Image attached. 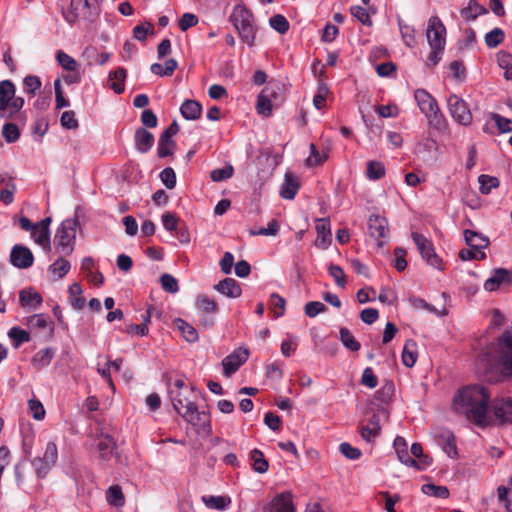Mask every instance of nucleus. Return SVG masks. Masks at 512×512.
<instances>
[{
	"mask_svg": "<svg viewBox=\"0 0 512 512\" xmlns=\"http://www.w3.org/2000/svg\"><path fill=\"white\" fill-rule=\"evenodd\" d=\"M179 125L174 120L160 135L158 140L157 155L159 158H165L174 153L177 145L172 139L179 132Z\"/></svg>",
	"mask_w": 512,
	"mask_h": 512,
	"instance_id": "nucleus-8",
	"label": "nucleus"
},
{
	"mask_svg": "<svg viewBox=\"0 0 512 512\" xmlns=\"http://www.w3.org/2000/svg\"><path fill=\"white\" fill-rule=\"evenodd\" d=\"M249 350L239 347L222 360L223 373L230 377L248 360Z\"/></svg>",
	"mask_w": 512,
	"mask_h": 512,
	"instance_id": "nucleus-9",
	"label": "nucleus"
},
{
	"mask_svg": "<svg viewBox=\"0 0 512 512\" xmlns=\"http://www.w3.org/2000/svg\"><path fill=\"white\" fill-rule=\"evenodd\" d=\"M197 306L204 312V313H215L218 310V305L215 302V300L209 298L205 295H200L197 298Z\"/></svg>",
	"mask_w": 512,
	"mask_h": 512,
	"instance_id": "nucleus-57",
	"label": "nucleus"
},
{
	"mask_svg": "<svg viewBox=\"0 0 512 512\" xmlns=\"http://www.w3.org/2000/svg\"><path fill=\"white\" fill-rule=\"evenodd\" d=\"M269 512H295L291 494L282 493L277 495L272 501L271 509Z\"/></svg>",
	"mask_w": 512,
	"mask_h": 512,
	"instance_id": "nucleus-28",
	"label": "nucleus"
},
{
	"mask_svg": "<svg viewBox=\"0 0 512 512\" xmlns=\"http://www.w3.org/2000/svg\"><path fill=\"white\" fill-rule=\"evenodd\" d=\"M399 28L405 45L413 47L416 43L414 28L410 25L403 24L401 21H399Z\"/></svg>",
	"mask_w": 512,
	"mask_h": 512,
	"instance_id": "nucleus-56",
	"label": "nucleus"
},
{
	"mask_svg": "<svg viewBox=\"0 0 512 512\" xmlns=\"http://www.w3.org/2000/svg\"><path fill=\"white\" fill-rule=\"evenodd\" d=\"M60 122L62 127L69 130H74L79 127L78 120L75 117V112L72 110L63 112L60 118Z\"/></svg>",
	"mask_w": 512,
	"mask_h": 512,
	"instance_id": "nucleus-62",
	"label": "nucleus"
},
{
	"mask_svg": "<svg viewBox=\"0 0 512 512\" xmlns=\"http://www.w3.org/2000/svg\"><path fill=\"white\" fill-rule=\"evenodd\" d=\"M315 228L317 232L315 245L322 249L328 248L332 240L329 220L318 219L316 221Z\"/></svg>",
	"mask_w": 512,
	"mask_h": 512,
	"instance_id": "nucleus-19",
	"label": "nucleus"
},
{
	"mask_svg": "<svg viewBox=\"0 0 512 512\" xmlns=\"http://www.w3.org/2000/svg\"><path fill=\"white\" fill-rule=\"evenodd\" d=\"M463 234L466 244L472 249L484 250L490 244L489 238L479 232L466 229Z\"/></svg>",
	"mask_w": 512,
	"mask_h": 512,
	"instance_id": "nucleus-21",
	"label": "nucleus"
},
{
	"mask_svg": "<svg viewBox=\"0 0 512 512\" xmlns=\"http://www.w3.org/2000/svg\"><path fill=\"white\" fill-rule=\"evenodd\" d=\"M174 323L187 342L194 343L198 340V332L191 324L181 318H176Z\"/></svg>",
	"mask_w": 512,
	"mask_h": 512,
	"instance_id": "nucleus-32",
	"label": "nucleus"
},
{
	"mask_svg": "<svg viewBox=\"0 0 512 512\" xmlns=\"http://www.w3.org/2000/svg\"><path fill=\"white\" fill-rule=\"evenodd\" d=\"M127 76L126 69L119 67L109 73V87L117 94L125 90L124 82Z\"/></svg>",
	"mask_w": 512,
	"mask_h": 512,
	"instance_id": "nucleus-27",
	"label": "nucleus"
},
{
	"mask_svg": "<svg viewBox=\"0 0 512 512\" xmlns=\"http://www.w3.org/2000/svg\"><path fill=\"white\" fill-rule=\"evenodd\" d=\"M16 93L15 85L10 80L0 81V118L6 117L10 101Z\"/></svg>",
	"mask_w": 512,
	"mask_h": 512,
	"instance_id": "nucleus-16",
	"label": "nucleus"
},
{
	"mask_svg": "<svg viewBox=\"0 0 512 512\" xmlns=\"http://www.w3.org/2000/svg\"><path fill=\"white\" fill-rule=\"evenodd\" d=\"M446 28L438 16H432L428 21L426 36L431 48L427 66H436L441 58L446 44Z\"/></svg>",
	"mask_w": 512,
	"mask_h": 512,
	"instance_id": "nucleus-3",
	"label": "nucleus"
},
{
	"mask_svg": "<svg viewBox=\"0 0 512 512\" xmlns=\"http://www.w3.org/2000/svg\"><path fill=\"white\" fill-rule=\"evenodd\" d=\"M340 341L349 350L356 352L361 348L360 343L354 338L350 330L346 327H341L339 330Z\"/></svg>",
	"mask_w": 512,
	"mask_h": 512,
	"instance_id": "nucleus-37",
	"label": "nucleus"
},
{
	"mask_svg": "<svg viewBox=\"0 0 512 512\" xmlns=\"http://www.w3.org/2000/svg\"><path fill=\"white\" fill-rule=\"evenodd\" d=\"M56 59L59 65L69 72H75L78 69L76 60L61 50L57 52Z\"/></svg>",
	"mask_w": 512,
	"mask_h": 512,
	"instance_id": "nucleus-48",
	"label": "nucleus"
},
{
	"mask_svg": "<svg viewBox=\"0 0 512 512\" xmlns=\"http://www.w3.org/2000/svg\"><path fill=\"white\" fill-rule=\"evenodd\" d=\"M300 188V182L296 176L286 173L282 184L280 195L282 198L292 200L295 198Z\"/></svg>",
	"mask_w": 512,
	"mask_h": 512,
	"instance_id": "nucleus-23",
	"label": "nucleus"
},
{
	"mask_svg": "<svg viewBox=\"0 0 512 512\" xmlns=\"http://www.w3.org/2000/svg\"><path fill=\"white\" fill-rule=\"evenodd\" d=\"M412 239L416 244L419 253L422 258L426 260V262L434 268L442 269L441 264L442 260L435 253L433 244L430 240H428L424 235L413 232Z\"/></svg>",
	"mask_w": 512,
	"mask_h": 512,
	"instance_id": "nucleus-7",
	"label": "nucleus"
},
{
	"mask_svg": "<svg viewBox=\"0 0 512 512\" xmlns=\"http://www.w3.org/2000/svg\"><path fill=\"white\" fill-rule=\"evenodd\" d=\"M491 410L501 425L512 424V398H496L491 402Z\"/></svg>",
	"mask_w": 512,
	"mask_h": 512,
	"instance_id": "nucleus-11",
	"label": "nucleus"
},
{
	"mask_svg": "<svg viewBox=\"0 0 512 512\" xmlns=\"http://www.w3.org/2000/svg\"><path fill=\"white\" fill-rule=\"evenodd\" d=\"M115 446L116 444L114 439L109 435L104 436L97 444L100 455L104 460H108L110 458Z\"/></svg>",
	"mask_w": 512,
	"mask_h": 512,
	"instance_id": "nucleus-40",
	"label": "nucleus"
},
{
	"mask_svg": "<svg viewBox=\"0 0 512 512\" xmlns=\"http://www.w3.org/2000/svg\"><path fill=\"white\" fill-rule=\"evenodd\" d=\"M504 31L501 28H494L485 35V44L489 48H495L504 41Z\"/></svg>",
	"mask_w": 512,
	"mask_h": 512,
	"instance_id": "nucleus-50",
	"label": "nucleus"
},
{
	"mask_svg": "<svg viewBox=\"0 0 512 512\" xmlns=\"http://www.w3.org/2000/svg\"><path fill=\"white\" fill-rule=\"evenodd\" d=\"M490 394L480 384L469 385L458 391L453 400V407L457 413L463 414L468 420L479 427L487 425Z\"/></svg>",
	"mask_w": 512,
	"mask_h": 512,
	"instance_id": "nucleus-1",
	"label": "nucleus"
},
{
	"mask_svg": "<svg viewBox=\"0 0 512 512\" xmlns=\"http://www.w3.org/2000/svg\"><path fill=\"white\" fill-rule=\"evenodd\" d=\"M448 108L452 118L463 126H468L472 122V113L468 104L456 94H451L448 98Z\"/></svg>",
	"mask_w": 512,
	"mask_h": 512,
	"instance_id": "nucleus-6",
	"label": "nucleus"
},
{
	"mask_svg": "<svg viewBox=\"0 0 512 512\" xmlns=\"http://www.w3.org/2000/svg\"><path fill=\"white\" fill-rule=\"evenodd\" d=\"M394 392L395 386L393 381L387 380L382 385V387L376 391L375 399L380 401L381 403L387 404L392 400Z\"/></svg>",
	"mask_w": 512,
	"mask_h": 512,
	"instance_id": "nucleus-35",
	"label": "nucleus"
},
{
	"mask_svg": "<svg viewBox=\"0 0 512 512\" xmlns=\"http://www.w3.org/2000/svg\"><path fill=\"white\" fill-rule=\"evenodd\" d=\"M180 113L186 120H197L201 117L202 106L196 100L187 99L182 103Z\"/></svg>",
	"mask_w": 512,
	"mask_h": 512,
	"instance_id": "nucleus-25",
	"label": "nucleus"
},
{
	"mask_svg": "<svg viewBox=\"0 0 512 512\" xmlns=\"http://www.w3.org/2000/svg\"><path fill=\"white\" fill-rule=\"evenodd\" d=\"M381 426L377 414L373 413L368 419V424L361 427L360 435L366 442H371L373 438L380 435Z\"/></svg>",
	"mask_w": 512,
	"mask_h": 512,
	"instance_id": "nucleus-24",
	"label": "nucleus"
},
{
	"mask_svg": "<svg viewBox=\"0 0 512 512\" xmlns=\"http://www.w3.org/2000/svg\"><path fill=\"white\" fill-rule=\"evenodd\" d=\"M499 362L506 375L512 376V334L505 331L498 340Z\"/></svg>",
	"mask_w": 512,
	"mask_h": 512,
	"instance_id": "nucleus-10",
	"label": "nucleus"
},
{
	"mask_svg": "<svg viewBox=\"0 0 512 512\" xmlns=\"http://www.w3.org/2000/svg\"><path fill=\"white\" fill-rule=\"evenodd\" d=\"M194 393V388H186L184 391L169 392L170 399L175 411L193 426L210 425L208 415L198 410V406L190 399V395Z\"/></svg>",
	"mask_w": 512,
	"mask_h": 512,
	"instance_id": "nucleus-2",
	"label": "nucleus"
},
{
	"mask_svg": "<svg viewBox=\"0 0 512 512\" xmlns=\"http://www.w3.org/2000/svg\"><path fill=\"white\" fill-rule=\"evenodd\" d=\"M267 97L274 103L275 107H278L285 98V86L283 83L277 80H272L263 89Z\"/></svg>",
	"mask_w": 512,
	"mask_h": 512,
	"instance_id": "nucleus-22",
	"label": "nucleus"
},
{
	"mask_svg": "<svg viewBox=\"0 0 512 512\" xmlns=\"http://www.w3.org/2000/svg\"><path fill=\"white\" fill-rule=\"evenodd\" d=\"M234 168L232 165H227L223 168L214 169L210 173V177L214 182L227 180L233 176Z\"/></svg>",
	"mask_w": 512,
	"mask_h": 512,
	"instance_id": "nucleus-55",
	"label": "nucleus"
},
{
	"mask_svg": "<svg viewBox=\"0 0 512 512\" xmlns=\"http://www.w3.org/2000/svg\"><path fill=\"white\" fill-rule=\"evenodd\" d=\"M160 282L164 291L174 294L179 291V285L177 279L168 273H164L160 277Z\"/></svg>",
	"mask_w": 512,
	"mask_h": 512,
	"instance_id": "nucleus-54",
	"label": "nucleus"
},
{
	"mask_svg": "<svg viewBox=\"0 0 512 512\" xmlns=\"http://www.w3.org/2000/svg\"><path fill=\"white\" fill-rule=\"evenodd\" d=\"M58 459V450L54 442H48L43 456L35 457L31 465L35 470L38 479H44L50 470L55 466Z\"/></svg>",
	"mask_w": 512,
	"mask_h": 512,
	"instance_id": "nucleus-5",
	"label": "nucleus"
},
{
	"mask_svg": "<svg viewBox=\"0 0 512 512\" xmlns=\"http://www.w3.org/2000/svg\"><path fill=\"white\" fill-rule=\"evenodd\" d=\"M257 30L258 28L255 25V22H253L247 26L239 28L237 31L241 40L245 42L249 47H252L255 44Z\"/></svg>",
	"mask_w": 512,
	"mask_h": 512,
	"instance_id": "nucleus-38",
	"label": "nucleus"
},
{
	"mask_svg": "<svg viewBox=\"0 0 512 512\" xmlns=\"http://www.w3.org/2000/svg\"><path fill=\"white\" fill-rule=\"evenodd\" d=\"M229 21L233 24L236 30L255 22L252 11L245 5H236L229 17Z\"/></svg>",
	"mask_w": 512,
	"mask_h": 512,
	"instance_id": "nucleus-14",
	"label": "nucleus"
},
{
	"mask_svg": "<svg viewBox=\"0 0 512 512\" xmlns=\"http://www.w3.org/2000/svg\"><path fill=\"white\" fill-rule=\"evenodd\" d=\"M418 357L417 344L414 340L408 339L402 351V363L408 368L415 365Z\"/></svg>",
	"mask_w": 512,
	"mask_h": 512,
	"instance_id": "nucleus-29",
	"label": "nucleus"
},
{
	"mask_svg": "<svg viewBox=\"0 0 512 512\" xmlns=\"http://www.w3.org/2000/svg\"><path fill=\"white\" fill-rule=\"evenodd\" d=\"M512 284V271L506 268H497L493 271L491 277H489L484 283V289L492 292L496 291L501 285Z\"/></svg>",
	"mask_w": 512,
	"mask_h": 512,
	"instance_id": "nucleus-13",
	"label": "nucleus"
},
{
	"mask_svg": "<svg viewBox=\"0 0 512 512\" xmlns=\"http://www.w3.org/2000/svg\"><path fill=\"white\" fill-rule=\"evenodd\" d=\"M271 28L280 34H286L290 28L288 20L281 14H276L269 19Z\"/></svg>",
	"mask_w": 512,
	"mask_h": 512,
	"instance_id": "nucleus-49",
	"label": "nucleus"
},
{
	"mask_svg": "<svg viewBox=\"0 0 512 512\" xmlns=\"http://www.w3.org/2000/svg\"><path fill=\"white\" fill-rule=\"evenodd\" d=\"M8 336L12 340L15 348H18L22 343L30 340V334L19 327H12L8 332Z\"/></svg>",
	"mask_w": 512,
	"mask_h": 512,
	"instance_id": "nucleus-46",
	"label": "nucleus"
},
{
	"mask_svg": "<svg viewBox=\"0 0 512 512\" xmlns=\"http://www.w3.org/2000/svg\"><path fill=\"white\" fill-rule=\"evenodd\" d=\"M101 12V8L97 6V4H88V7L81 13H79V18L83 20L88 25L94 24Z\"/></svg>",
	"mask_w": 512,
	"mask_h": 512,
	"instance_id": "nucleus-45",
	"label": "nucleus"
},
{
	"mask_svg": "<svg viewBox=\"0 0 512 512\" xmlns=\"http://www.w3.org/2000/svg\"><path fill=\"white\" fill-rule=\"evenodd\" d=\"M214 289L229 298H238L242 294L239 283L233 278H225L214 285Z\"/></svg>",
	"mask_w": 512,
	"mask_h": 512,
	"instance_id": "nucleus-20",
	"label": "nucleus"
},
{
	"mask_svg": "<svg viewBox=\"0 0 512 512\" xmlns=\"http://www.w3.org/2000/svg\"><path fill=\"white\" fill-rule=\"evenodd\" d=\"M2 136L7 143H13L19 139L20 130L14 123H5L2 128Z\"/></svg>",
	"mask_w": 512,
	"mask_h": 512,
	"instance_id": "nucleus-51",
	"label": "nucleus"
},
{
	"mask_svg": "<svg viewBox=\"0 0 512 512\" xmlns=\"http://www.w3.org/2000/svg\"><path fill=\"white\" fill-rule=\"evenodd\" d=\"M154 135L145 129L144 127H139L135 130L134 133V144L135 149L140 153H147L154 145Z\"/></svg>",
	"mask_w": 512,
	"mask_h": 512,
	"instance_id": "nucleus-18",
	"label": "nucleus"
},
{
	"mask_svg": "<svg viewBox=\"0 0 512 512\" xmlns=\"http://www.w3.org/2000/svg\"><path fill=\"white\" fill-rule=\"evenodd\" d=\"M275 107L274 103L267 97L265 92L262 90L257 97V112L266 117L272 113V108Z\"/></svg>",
	"mask_w": 512,
	"mask_h": 512,
	"instance_id": "nucleus-42",
	"label": "nucleus"
},
{
	"mask_svg": "<svg viewBox=\"0 0 512 512\" xmlns=\"http://www.w3.org/2000/svg\"><path fill=\"white\" fill-rule=\"evenodd\" d=\"M366 174L369 179L378 180L385 175V167L381 162L369 161Z\"/></svg>",
	"mask_w": 512,
	"mask_h": 512,
	"instance_id": "nucleus-52",
	"label": "nucleus"
},
{
	"mask_svg": "<svg viewBox=\"0 0 512 512\" xmlns=\"http://www.w3.org/2000/svg\"><path fill=\"white\" fill-rule=\"evenodd\" d=\"M414 98L420 111L427 117L431 112L437 110L438 104L435 98L424 89H417L414 92Z\"/></svg>",
	"mask_w": 512,
	"mask_h": 512,
	"instance_id": "nucleus-17",
	"label": "nucleus"
},
{
	"mask_svg": "<svg viewBox=\"0 0 512 512\" xmlns=\"http://www.w3.org/2000/svg\"><path fill=\"white\" fill-rule=\"evenodd\" d=\"M19 301L21 306H31L37 308L43 302L42 296L32 288L23 289L19 293Z\"/></svg>",
	"mask_w": 512,
	"mask_h": 512,
	"instance_id": "nucleus-30",
	"label": "nucleus"
},
{
	"mask_svg": "<svg viewBox=\"0 0 512 512\" xmlns=\"http://www.w3.org/2000/svg\"><path fill=\"white\" fill-rule=\"evenodd\" d=\"M491 119L494 120L497 128L501 133L512 132V121L510 119L505 118L497 113H491Z\"/></svg>",
	"mask_w": 512,
	"mask_h": 512,
	"instance_id": "nucleus-64",
	"label": "nucleus"
},
{
	"mask_svg": "<svg viewBox=\"0 0 512 512\" xmlns=\"http://www.w3.org/2000/svg\"><path fill=\"white\" fill-rule=\"evenodd\" d=\"M250 459L252 461V468L255 472L260 474L267 472L269 468V463L265 459L262 451H260L257 448L251 450Z\"/></svg>",
	"mask_w": 512,
	"mask_h": 512,
	"instance_id": "nucleus-34",
	"label": "nucleus"
},
{
	"mask_svg": "<svg viewBox=\"0 0 512 512\" xmlns=\"http://www.w3.org/2000/svg\"><path fill=\"white\" fill-rule=\"evenodd\" d=\"M368 231L370 236L376 240L387 237L389 233L387 220L384 217L372 214L368 219Z\"/></svg>",
	"mask_w": 512,
	"mask_h": 512,
	"instance_id": "nucleus-15",
	"label": "nucleus"
},
{
	"mask_svg": "<svg viewBox=\"0 0 512 512\" xmlns=\"http://www.w3.org/2000/svg\"><path fill=\"white\" fill-rule=\"evenodd\" d=\"M55 356V350L53 348L47 347L44 349H41L38 351L33 357H32V365L36 369H42L46 366H48Z\"/></svg>",
	"mask_w": 512,
	"mask_h": 512,
	"instance_id": "nucleus-31",
	"label": "nucleus"
},
{
	"mask_svg": "<svg viewBox=\"0 0 512 512\" xmlns=\"http://www.w3.org/2000/svg\"><path fill=\"white\" fill-rule=\"evenodd\" d=\"M106 498L108 503L115 507H121L125 503V498L119 485L110 486L106 492Z\"/></svg>",
	"mask_w": 512,
	"mask_h": 512,
	"instance_id": "nucleus-36",
	"label": "nucleus"
},
{
	"mask_svg": "<svg viewBox=\"0 0 512 512\" xmlns=\"http://www.w3.org/2000/svg\"><path fill=\"white\" fill-rule=\"evenodd\" d=\"M77 220H64L56 231L54 242L63 255H70L74 251Z\"/></svg>",
	"mask_w": 512,
	"mask_h": 512,
	"instance_id": "nucleus-4",
	"label": "nucleus"
},
{
	"mask_svg": "<svg viewBox=\"0 0 512 512\" xmlns=\"http://www.w3.org/2000/svg\"><path fill=\"white\" fill-rule=\"evenodd\" d=\"M25 91L30 95H35L36 91L41 88V80L38 76L28 75L23 80Z\"/></svg>",
	"mask_w": 512,
	"mask_h": 512,
	"instance_id": "nucleus-61",
	"label": "nucleus"
},
{
	"mask_svg": "<svg viewBox=\"0 0 512 512\" xmlns=\"http://www.w3.org/2000/svg\"><path fill=\"white\" fill-rule=\"evenodd\" d=\"M31 237L44 251H51L50 231H42L41 229L34 230L31 233Z\"/></svg>",
	"mask_w": 512,
	"mask_h": 512,
	"instance_id": "nucleus-44",
	"label": "nucleus"
},
{
	"mask_svg": "<svg viewBox=\"0 0 512 512\" xmlns=\"http://www.w3.org/2000/svg\"><path fill=\"white\" fill-rule=\"evenodd\" d=\"M71 269V265L68 260L63 257H59L53 264L49 266V271L57 276V279L63 278Z\"/></svg>",
	"mask_w": 512,
	"mask_h": 512,
	"instance_id": "nucleus-39",
	"label": "nucleus"
},
{
	"mask_svg": "<svg viewBox=\"0 0 512 512\" xmlns=\"http://www.w3.org/2000/svg\"><path fill=\"white\" fill-rule=\"evenodd\" d=\"M497 61L499 67L505 70L504 77L507 80L512 79V55L505 51H500L497 54Z\"/></svg>",
	"mask_w": 512,
	"mask_h": 512,
	"instance_id": "nucleus-43",
	"label": "nucleus"
},
{
	"mask_svg": "<svg viewBox=\"0 0 512 512\" xmlns=\"http://www.w3.org/2000/svg\"><path fill=\"white\" fill-rule=\"evenodd\" d=\"M393 446L401 463L405 464L406 466L416 464V460L411 457L408 452V445L403 437L397 436L393 442Z\"/></svg>",
	"mask_w": 512,
	"mask_h": 512,
	"instance_id": "nucleus-26",
	"label": "nucleus"
},
{
	"mask_svg": "<svg viewBox=\"0 0 512 512\" xmlns=\"http://www.w3.org/2000/svg\"><path fill=\"white\" fill-rule=\"evenodd\" d=\"M478 182L480 184V192L484 195H487L491 192L493 188L499 186V179L497 177L489 176L482 174L478 177Z\"/></svg>",
	"mask_w": 512,
	"mask_h": 512,
	"instance_id": "nucleus-47",
	"label": "nucleus"
},
{
	"mask_svg": "<svg viewBox=\"0 0 512 512\" xmlns=\"http://www.w3.org/2000/svg\"><path fill=\"white\" fill-rule=\"evenodd\" d=\"M34 255L31 250L21 244H16L10 252V263L18 269H27L33 265Z\"/></svg>",
	"mask_w": 512,
	"mask_h": 512,
	"instance_id": "nucleus-12",
	"label": "nucleus"
},
{
	"mask_svg": "<svg viewBox=\"0 0 512 512\" xmlns=\"http://www.w3.org/2000/svg\"><path fill=\"white\" fill-rule=\"evenodd\" d=\"M146 27L143 25H137L133 28V37L141 42L147 39L148 34L154 33V25L151 22L146 23Z\"/></svg>",
	"mask_w": 512,
	"mask_h": 512,
	"instance_id": "nucleus-59",
	"label": "nucleus"
},
{
	"mask_svg": "<svg viewBox=\"0 0 512 512\" xmlns=\"http://www.w3.org/2000/svg\"><path fill=\"white\" fill-rule=\"evenodd\" d=\"M426 495L446 499L449 497V489L446 486H437L433 483L424 484L421 488Z\"/></svg>",
	"mask_w": 512,
	"mask_h": 512,
	"instance_id": "nucleus-41",
	"label": "nucleus"
},
{
	"mask_svg": "<svg viewBox=\"0 0 512 512\" xmlns=\"http://www.w3.org/2000/svg\"><path fill=\"white\" fill-rule=\"evenodd\" d=\"M328 272L331 277L334 278L338 287L344 288L346 285V279L343 269L336 264L331 263L328 266Z\"/></svg>",
	"mask_w": 512,
	"mask_h": 512,
	"instance_id": "nucleus-60",
	"label": "nucleus"
},
{
	"mask_svg": "<svg viewBox=\"0 0 512 512\" xmlns=\"http://www.w3.org/2000/svg\"><path fill=\"white\" fill-rule=\"evenodd\" d=\"M406 250L402 247H397L394 249V260L392 261V265L398 272H402L407 267Z\"/></svg>",
	"mask_w": 512,
	"mask_h": 512,
	"instance_id": "nucleus-58",
	"label": "nucleus"
},
{
	"mask_svg": "<svg viewBox=\"0 0 512 512\" xmlns=\"http://www.w3.org/2000/svg\"><path fill=\"white\" fill-rule=\"evenodd\" d=\"M327 310V307L319 301H310L305 304L304 311L305 314L310 317L314 318L318 314L323 313Z\"/></svg>",
	"mask_w": 512,
	"mask_h": 512,
	"instance_id": "nucleus-63",
	"label": "nucleus"
},
{
	"mask_svg": "<svg viewBox=\"0 0 512 512\" xmlns=\"http://www.w3.org/2000/svg\"><path fill=\"white\" fill-rule=\"evenodd\" d=\"M270 306L274 312L275 318L282 316L285 312V299L277 293H272L270 296Z\"/></svg>",
	"mask_w": 512,
	"mask_h": 512,
	"instance_id": "nucleus-53",
	"label": "nucleus"
},
{
	"mask_svg": "<svg viewBox=\"0 0 512 512\" xmlns=\"http://www.w3.org/2000/svg\"><path fill=\"white\" fill-rule=\"evenodd\" d=\"M488 13V10L480 5L477 0H469L468 6L461 10V16L466 20H474L479 15Z\"/></svg>",
	"mask_w": 512,
	"mask_h": 512,
	"instance_id": "nucleus-33",
	"label": "nucleus"
}]
</instances>
